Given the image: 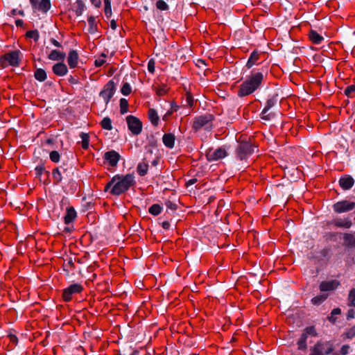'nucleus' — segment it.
<instances>
[{
  "mask_svg": "<svg viewBox=\"0 0 355 355\" xmlns=\"http://www.w3.org/2000/svg\"><path fill=\"white\" fill-rule=\"evenodd\" d=\"M135 175L127 174L125 175H116L105 185V191L110 192L114 196H119L128 190L135 184Z\"/></svg>",
  "mask_w": 355,
  "mask_h": 355,
  "instance_id": "nucleus-1",
  "label": "nucleus"
},
{
  "mask_svg": "<svg viewBox=\"0 0 355 355\" xmlns=\"http://www.w3.org/2000/svg\"><path fill=\"white\" fill-rule=\"evenodd\" d=\"M263 78V75L261 72L252 73L241 85L239 96L242 97L253 93L260 86Z\"/></svg>",
  "mask_w": 355,
  "mask_h": 355,
  "instance_id": "nucleus-2",
  "label": "nucleus"
},
{
  "mask_svg": "<svg viewBox=\"0 0 355 355\" xmlns=\"http://www.w3.org/2000/svg\"><path fill=\"white\" fill-rule=\"evenodd\" d=\"M212 116L211 115L200 116L196 119L193 123V128L196 130L204 129L210 130L212 128Z\"/></svg>",
  "mask_w": 355,
  "mask_h": 355,
  "instance_id": "nucleus-3",
  "label": "nucleus"
},
{
  "mask_svg": "<svg viewBox=\"0 0 355 355\" xmlns=\"http://www.w3.org/2000/svg\"><path fill=\"white\" fill-rule=\"evenodd\" d=\"M227 152L225 148H218L216 149H209L206 151V157L209 161H217L225 157Z\"/></svg>",
  "mask_w": 355,
  "mask_h": 355,
  "instance_id": "nucleus-4",
  "label": "nucleus"
},
{
  "mask_svg": "<svg viewBox=\"0 0 355 355\" xmlns=\"http://www.w3.org/2000/svg\"><path fill=\"white\" fill-rule=\"evenodd\" d=\"M126 122L129 130L134 135H139L142 129L141 121L134 116H128L126 118Z\"/></svg>",
  "mask_w": 355,
  "mask_h": 355,
  "instance_id": "nucleus-5",
  "label": "nucleus"
},
{
  "mask_svg": "<svg viewBox=\"0 0 355 355\" xmlns=\"http://www.w3.org/2000/svg\"><path fill=\"white\" fill-rule=\"evenodd\" d=\"M116 91V87L113 81H109L104 89L100 93V96L103 98L105 103L107 104L110 98L113 96Z\"/></svg>",
  "mask_w": 355,
  "mask_h": 355,
  "instance_id": "nucleus-6",
  "label": "nucleus"
},
{
  "mask_svg": "<svg viewBox=\"0 0 355 355\" xmlns=\"http://www.w3.org/2000/svg\"><path fill=\"white\" fill-rule=\"evenodd\" d=\"M355 207V202L347 200H343L336 202L334 205V209L336 212L343 213L352 210Z\"/></svg>",
  "mask_w": 355,
  "mask_h": 355,
  "instance_id": "nucleus-7",
  "label": "nucleus"
},
{
  "mask_svg": "<svg viewBox=\"0 0 355 355\" xmlns=\"http://www.w3.org/2000/svg\"><path fill=\"white\" fill-rule=\"evenodd\" d=\"M253 151L254 148L249 143H241L237 149V155L241 159H243Z\"/></svg>",
  "mask_w": 355,
  "mask_h": 355,
  "instance_id": "nucleus-8",
  "label": "nucleus"
},
{
  "mask_svg": "<svg viewBox=\"0 0 355 355\" xmlns=\"http://www.w3.org/2000/svg\"><path fill=\"white\" fill-rule=\"evenodd\" d=\"M19 50L12 51L4 55L5 60H7L11 66L18 67L19 65Z\"/></svg>",
  "mask_w": 355,
  "mask_h": 355,
  "instance_id": "nucleus-9",
  "label": "nucleus"
},
{
  "mask_svg": "<svg viewBox=\"0 0 355 355\" xmlns=\"http://www.w3.org/2000/svg\"><path fill=\"white\" fill-rule=\"evenodd\" d=\"M119 158V154L114 150L106 152L104 155V159L112 166H116L117 165Z\"/></svg>",
  "mask_w": 355,
  "mask_h": 355,
  "instance_id": "nucleus-10",
  "label": "nucleus"
},
{
  "mask_svg": "<svg viewBox=\"0 0 355 355\" xmlns=\"http://www.w3.org/2000/svg\"><path fill=\"white\" fill-rule=\"evenodd\" d=\"M80 63L78 53L74 50L70 51L68 55V67L71 69L79 67Z\"/></svg>",
  "mask_w": 355,
  "mask_h": 355,
  "instance_id": "nucleus-11",
  "label": "nucleus"
},
{
  "mask_svg": "<svg viewBox=\"0 0 355 355\" xmlns=\"http://www.w3.org/2000/svg\"><path fill=\"white\" fill-rule=\"evenodd\" d=\"M67 169L61 166L60 167H57L53 170L52 176L53 178V184L55 185H58L61 183L62 180V174L65 173Z\"/></svg>",
  "mask_w": 355,
  "mask_h": 355,
  "instance_id": "nucleus-12",
  "label": "nucleus"
},
{
  "mask_svg": "<svg viewBox=\"0 0 355 355\" xmlns=\"http://www.w3.org/2000/svg\"><path fill=\"white\" fill-rule=\"evenodd\" d=\"M338 282L336 280L324 281L320 284V290L322 292L331 291L335 290L338 286Z\"/></svg>",
  "mask_w": 355,
  "mask_h": 355,
  "instance_id": "nucleus-13",
  "label": "nucleus"
},
{
  "mask_svg": "<svg viewBox=\"0 0 355 355\" xmlns=\"http://www.w3.org/2000/svg\"><path fill=\"white\" fill-rule=\"evenodd\" d=\"M316 345L320 349V351L324 353V355L329 354L334 351L333 344L329 341H319L316 343Z\"/></svg>",
  "mask_w": 355,
  "mask_h": 355,
  "instance_id": "nucleus-14",
  "label": "nucleus"
},
{
  "mask_svg": "<svg viewBox=\"0 0 355 355\" xmlns=\"http://www.w3.org/2000/svg\"><path fill=\"white\" fill-rule=\"evenodd\" d=\"M53 72L60 76H64L67 73V66L62 62H58L53 66Z\"/></svg>",
  "mask_w": 355,
  "mask_h": 355,
  "instance_id": "nucleus-15",
  "label": "nucleus"
},
{
  "mask_svg": "<svg viewBox=\"0 0 355 355\" xmlns=\"http://www.w3.org/2000/svg\"><path fill=\"white\" fill-rule=\"evenodd\" d=\"M354 179L351 176L341 178L339 180L340 186L345 190L349 189L354 185Z\"/></svg>",
  "mask_w": 355,
  "mask_h": 355,
  "instance_id": "nucleus-16",
  "label": "nucleus"
},
{
  "mask_svg": "<svg viewBox=\"0 0 355 355\" xmlns=\"http://www.w3.org/2000/svg\"><path fill=\"white\" fill-rule=\"evenodd\" d=\"M66 56L65 53L58 50H53L48 55V58L51 60L63 61Z\"/></svg>",
  "mask_w": 355,
  "mask_h": 355,
  "instance_id": "nucleus-17",
  "label": "nucleus"
},
{
  "mask_svg": "<svg viewBox=\"0 0 355 355\" xmlns=\"http://www.w3.org/2000/svg\"><path fill=\"white\" fill-rule=\"evenodd\" d=\"M77 217V213L73 207H68V232H71L73 228L70 223Z\"/></svg>",
  "mask_w": 355,
  "mask_h": 355,
  "instance_id": "nucleus-18",
  "label": "nucleus"
},
{
  "mask_svg": "<svg viewBox=\"0 0 355 355\" xmlns=\"http://www.w3.org/2000/svg\"><path fill=\"white\" fill-rule=\"evenodd\" d=\"M270 109H263L261 117L264 121L272 120L275 116L280 115L279 112H269Z\"/></svg>",
  "mask_w": 355,
  "mask_h": 355,
  "instance_id": "nucleus-19",
  "label": "nucleus"
},
{
  "mask_svg": "<svg viewBox=\"0 0 355 355\" xmlns=\"http://www.w3.org/2000/svg\"><path fill=\"white\" fill-rule=\"evenodd\" d=\"M309 35L312 42L317 44H320L324 40V37L322 35H320L319 33H317V31L313 30H311L310 31Z\"/></svg>",
  "mask_w": 355,
  "mask_h": 355,
  "instance_id": "nucleus-20",
  "label": "nucleus"
},
{
  "mask_svg": "<svg viewBox=\"0 0 355 355\" xmlns=\"http://www.w3.org/2000/svg\"><path fill=\"white\" fill-rule=\"evenodd\" d=\"M163 142L164 145L170 148H172L174 146L175 137L172 134H165L163 136Z\"/></svg>",
  "mask_w": 355,
  "mask_h": 355,
  "instance_id": "nucleus-21",
  "label": "nucleus"
},
{
  "mask_svg": "<svg viewBox=\"0 0 355 355\" xmlns=\"http://www.w3.org/2000/svg\"><path fill=\"white\" fill-rule=\"evenodd\" d=\"M34 77L37 80L44 82L46 79L47 75L44 69L40 68L35 71Z\"/></svg>",
  "mask_w": 355,
  "mask_h": 355,
  "instance_id": "nucleus-22",
  "label": "nucleus"
},
{
  "mask_svg": "<svg viewBox=\"0 0 355 355\" xmlns=\"http://www.w3.org/2000/svg\"><path fill=\"white\" fill-rule=\"evenodd\" d=\"M82 289L83 287L80 284L78 283L71 284L68 286V296L69 295L80 293L82 291ZM69 300V299L68 298V300Z\"/></svg>",
  "mask_w": 355,
  "mask_h": 355,
  "instance_id": "nucleus-23",
  "label": "nucleus"
},
{
  "mask_svg": "<svg viewBox=\"0 0 355 355\" xmlns=\"http://www.w3.org/2000/svg\"><path fill=\"white\" fill-rule=\"evenodd\" d=\"M51 1L50 0H42L37 7V9L42 11L43 12H46L51 8Z\"/></svg>",
  "mask_w": 355,
  "mask_h": 355,
  "instance_id": "nucleus-24",
  "label": "nucleus"
},
{
  "mask_svg": "<svg viewBox=\"0 0 355 355\" xmlns=\"http://www.w3.org/2000/svg\"><path fill=\"white\" fill-rule=\"evenodd\" d=\"M88 24H89V29H88V31L91 33V34H94L96 33V30H97V25H96V18L93 16H90L89 18H88Z\"/></svg>",
  "mask_w": 355,
  "mask_h": 355,
  "instance_id": "nucleus-25",
  "label": "nucleus"
},
{
  "mask_svg": "<svg viewBox=\"0 0 355 355\" xmlns=\"http://www.w3.org/2000/svg\"><path fill=\"white\" fill-rule=\"evenodd\" d=\"M148 118L153 125H157L159 116L157 112L154 109H150L148 111Z\"/></svg>",
  "mask_w": 355,
  "mask_h": 355,
  "instance_id": "nucleus-26",
  "label": "nucleus"
},
{
  "mask_svg": "<svg viewBox=\"0 0 355 355\" xmlns=\"http://www.w3.org/2000/svg\"><path fill=\"white\" fill-rule=\"evenodd\" d=\"M60 209L62 211V219L63 220L64 224H67V202L65 201L64 196H62V198L60 202Z\"/></svg>",
  "mask_w": 355,
  "mask_h": 355,
  "instance_id": "nucleus-27",
  "label": "nucleus"
},
{
  "mask_svg": "<svg viewBox=\"0 0 355 355\" xmlns=\"http://www.w3.org/2000/svg\"><path fill=\"white\" fill-rule=\"evenodd\" d=\"M148 168V164L147 162H142L139 163L137 166V172L138 173L143 176L145 175L147 173Z\"/></svg>",
  "mask_w": 355,
  "mask_h": 355,
  "instance_id": "nucleus-28",
  "label": "nucleus"
},
{
  "mask_svg": "<svg viewBox=\"0 0 355 355\" xmlns=\"http://www.w3.org/2000/svg\"><path fill=\"white\" fill-rule=\"evenodd\" d=\"M82 147L84 149H87L89 147V135L85 132L80 134Z\"/></svg>",
  "mask_w": 355,
  "mask_h": 355,
  "instance_id": "nucleus-29",
  "label": "nucleus"
},
{
  "mask_svg": "<svg viewBox=\"0 0 355 355\" xmlns=\"http://www.w3.org/2000/svg\"><path fill=\"white\" fill-rule=\"evenodd\" d=\"M327 298V295L326 294H320L315 297H314L311 302L315 305H319L322 304L326 299Z\"/></svg>",
  "mask_w": 355,
  "mask_h": 355,
  "instance_id": "nucleus-30",
  "label": "nucleus"
},
{
  "mask_svg": "<svg viewBox=\"0 0 355 355\" xmlns=\"http://www.w3.org/2000/svg\"><path fill=\"white\" fill-rule=\"evenodd\" d=\"M35 171L36 177L40 178V180H41V176L44 173H46L47 175L49 174V172L45 170L44 164L37 165L35 168Z\"/></svg>",
  "mask_w": 355,
  "mask_h": 355,
  "instance_id": "nucleus-31",
  "label": "nucleus"
},
{
  "mask_svg": "<svg viewBox=\"0 0 355 355\" xmlns=\"http://www.w3.org/2000/svg\"><path fill=\"white\" fill-rule=\"evenodd\" d=\"M101 124L102 128L105 130H111L112 129V121L109 117H104Z\"/></svg>",
  "mask_w": 355,
  "mask_h": 355,
  "instance_id": "nucleus-32",
  "label": "nucleus"
},
{
  "mask_svg": "<svg viewBox=\"0 0 355 355\" xmlns=\"http://www.w3.org/2000/svg\"><path fill=\"white\" fill-rule=\"evenodd\" d=\"M340 313L341 310L339 308L334 309L331 312L330 316L329 317V321L331 322H335L338 319V316L340 315Z\"/></svg>",
  "mask_w": 355,
  "mask_h": 355,
  "instance_id": "nucleus-33",
  "label": "nucleus"
},
{
  "mask_svg": "<svg viewBox=\"0 0 355 355\" xmlns=\"http://www.w3.org/2000/svg\"><path fill=\"white\" fill-rule=\"evenodd\" d=\"M277 95L272 96L267 101L266 105L264 109H271L277 104Z\"/></svg>",
  "mask_w": 355,
  "mask_h": 355,
  "instance_id": "nucleus-34",
  "label": "nucleus"
},
{
  "mask_svg": "<svg viewBox=\"0 0 355 355\" xmlns=\"http://www.w3.org/2000/svg\"><path fill=\"white\" fill-rule=\"evenodd\" d=\"M128 102L125 98H121L120 100V112L122 114L128 112Z\"/></svg>",
  "mask_w": 355,
  "mask_h": 355,
  "instance_id": "nucleus-35",
  "label": "nucleus"
},
{
  "mask_svg": "<svg viewBox=\"0 0 355 355\" xmlns=\"http://www.w3.org/2000/svg\"><path fill=\"white\" fill-rule=\"evenodd\" d=\"M306 336L303 334L301 338L297 341L298 349L305 350L306 349Z\"/></svg>",
  "mask_w": 355,
  "mask_h": 355,
  "instance_id": "nucleus-36",
  "label": "nucleus"
},
{
  "mask_svg": "<svg viewBox=\"0 0 355 355\" xmlns=\"http://www.w3.org/2000/svg\"><path fill=\"white\" fill-rule=\"evenodd\" d=\"M161 211L162 207L158 204H154L149 208V212L154 216H157L160 214Z\"/></svg>",
  "mask_w": 355,
  "mask_h": 355,
  "instance_id": "nucleus-37",
  "label": "nucleus"
},
{
  "mask_svg": "<svg viewBox=\"0 0 355 355\" xmlns=\"http://www.w3.org/2000/svg\"><path fill=\"white\" fill-rule=\"evenodd\" d=\"M76 4V7H75L76 13L77 14V15H80L84 10L85 5H84L83 2L80 0H77Z\"/></svg>",
  "mask_w": 355,
  "mask_h": 355,
  "instance_id": "nucleus-38",
  "label": "nucleus"
},
{
  "mask_svg": "<svg viewBox=\"0 0 355 355\" xmlns=\"http://www.w3.org/2000/svg\"><path fill=\"white\" fill-rule=\"evenodd\" d=\"M26 36L32 38L34 41L37 42L39 40L40 35L37 30L29 31L26 33Z\"/></svg>",
  "mask_w": 355,
  "mask_h": 355,
  "instance_id": "nucleus-39",
  "label": "nucleus"
},
{
  "mask_svg": "<svg viewBox=\"0 0 355 355\" xmlns=\"http://www.w3.org/2000/svg\"><path fill=\"white\" fill-rule=\"evenodd\" d=\"M258 58V55L257 54V53L255 52H253L250 58L248 59V61L247 62V67L248 68H251L255 63V62L257 61Z\"/></svg>",
  "mask_w": 355,
  "mask_h": 355,
  "instance_id": "nucleus-40",
  "label": "nucleus"
},
{
  "mask_svg": "<svg viewBox=\"0 0 355 355\" xmlns=\"http://www.w3.org/2000/svg\"><path fill=\"white\" fill-rule=\"evenodd\" d=\"M50 159L55 163H58L60 161V155L58 151L53 150L49 154Z\"/></svg>",
  "mask_w": 355,
  "mask_h": 355,
  "instance_id": "nucleus-41",
  "label": "nucleus"
},
{
  "mask_svg": "<svg viewBox=\"0 0 355 355\" xmlns=\"http://www.w3.org/2000/svg\"><path fill=\"white\" fill-rule=\"evenodd\" d=\"M104 3H105V13L107 17H110L112 15L110 0H104Z\"/></svg>",
  "mask_w": 355,
  "mask_h": 355,
  "instance_id": "nucleus-42",
  "label": "nucleus"
},
{
  "mask_svg": "<svg viewBox=\"0 0 355 355\" xmlns=\"http://www.w3.org/2000/svg\"><path fill=\"white\" fill-rule=\"evenodd\" d=\"M156 7L157 9L160 10H166L168 8V4L162 0H159L158 1H157Z\"/></svg>",
  "mask_w": 355,
  "mask_h": 355,
  "instance_id": "nucleus-43",
  "label": "nucleus"
},
{
  "mask_svg": "<svg viewBox=\"0 0 355 355\" xmlns=\"http://www.w3.org/2000/svg\"><path fill=\"white\" fill-rule=\"evenodd\" d=\"M345 94L348 97H353L355 94V85H350L347 87L345 90Z\"/></svg>",
  "mask_w": 355,
  "mask_h": 355,
  "instance_id": "nucleus-44",
  "label": "nucleus"
},
{
  "mask_svg": "<svg viewBox=\"0 0 355 355\" xmlns=\"http://www.w3.org/2000/svg\"><path fill=\"white\" fill-rule=\"evenodd\" d=\"M121 91L123 95L127 96L131 92V86L129 83H125L123 85Z\"/></svg>",
  "mask_w": 355,
  "mask_h": 355,
  "instance_id": "nucleus-45",
  "label": "nucleus"
},
{
  "mask_svg": "<svg viewBox=\"0 0 355 355\" xmlns=\"http://www.w3.org/2000/svg\"><path fill=\"white\" fill-rule=\"evenodd\" d=\"M155 90H156L157 94L159 96H163L166 93L167 88L166 86H164V85L158 86V87H155Z\"/></svg>",
  "mask_w": 355,
  "mask_h": 355,
  "instance_id": "nucleus-46",
  "label": "nucleus"
},
{
  "mask_svg": "<svg viewBox=\"0 0 355 355\" xmlns=\"http://www.w3.org/2000/svg\"><path fill=\"white\" fill-rule=\"evenodd\" d=\"M309 355H324L323 352L320 351V349L317 347L316 344L311 349V353Z\"/></svg>",
  "mask_w": 355,
  "mask_h": 355,
  "instance_id": "nucleus-47",
  "label": "nucleus"
},
{
  "mask_svg": "<svg viewBox=\"0 0 355 355\" xmlns=\"http://www.w3.org/2000/svg\"><path fill=\"white\" fill-rule=\"evenodd\" d=\"M348 299H349L350 305H355L354 304V302H355V290L354 289H352L350 291V292L349 293Z\"/></svg>",
  "mask_w": 355,
  "mask_h": 355,
  "instance_id": "nucleus-48",
  "label": "nucleus"
},
{
  "mask_svg": "<svg viewBox=\"0 0 355 355\" xmlns=\"http://www.w3.org/2000/svg\"><path fill=\"white\" fill-rule=\"evenodd\" d=\"M336 225L339 227H344L346 228H349L351 226V222L350 221L343 222L341 220H336Z\"/></svg>",
  "mask_w": 355,
  "mask_h": 355,
  "instance_id": "nucleus-49",
  "label": "nucleus"
},
{
  "mask_svg": "<svg viewBox=\"0 0 355 355\" xmlns=\"http://www.w3.org/2000/svg\"><path fill=\"white\" fill-rule=\"evenodd\" d=\"M105 62V59L104 55H101L98 59L95 60V65L96 67H101Z\"/></svg>",
  "mask_w": 355,
  "mask_h": 355,
  "instance_id": "nucleus-50",
  "label": "nucleus"
},
{
  "mask_svg": "<svg viewBox=\"0 0 355 355\" xmlns=\"http://www.w3.org/2000/svg\"><path fill=\"white\" fill-rule=\"evenodd\" d=\"M148 69L150 73H153L155 71V61L153 60H150L148 61Z\"/></svg>",
  "mask_w": 355,
  "mask_h": 355,
  "instance_id": "nucleus-51",
  "label": "nucleus"
},
{
  "mask_svg": "<svg viewBox=\"0 0 355 355\" xmlns=\"http://www.w3.org/2000/svg\"><path fill=\"white\" fill-rule=\"evenodd\" d=\"M349 347L348 345H343L340 349V354L342 355H347L348 354Z\"/></svg>",
  "mask_w": 355,
  "mask_h": 355,
  "instance_id": "nucleus-52",
  "label": "nucleus"
},
{
  "mask_svg": "<svg viewBox=\"0 0 355 355\" xmlns=\"http://www.w3.org/2000/svg\"><path fill=\"white\" fill-rule=\"evenodd\" d=\"M8 338L10 342H12L13 344L16 345L17 343V338L15 336V334H8Z\"/></svg>",
  "mask_w": 355,
  "mask_h": 355,
  "instance_id": "nucleus-53",
  "label": "nucleus"
},
{
  "mask_svg": "<svg viewBox=\"0 0 355 355\" xmlns=\"http://www.w3.org/2000/svg\"><path fill=\"white\" fill-rule=\"evenodd\" d=\"M11 13H12V15H15L17 14H19V15H20L21 16L24 15V12L22 10H17V9H13V10H11Z\"/></svg>",
  "mask_w": 355,
  "mask_h": 355,
  "instance_id": "nucleus-54",
  "label": "nucleus"
},
{
  "mask_svg": "<svg viewBox=\"0 0 355 355\" xmlns=\"http://www.w3.org/2000/svg\"><path fill=\"white\" fill-rule=\"evenodd\" d=\"M166 205L167 206V208L171 210H175L176 209V205L172 203L171 202H167Z\"/></svg>",
  "mask_w": 355,
  "mask_h": 355,
  "instance_id": "nucleus-55",
  "label": "nucleus"
},
{
  "mask_svg": "<svg viewBox=\"0 0 355 355\" xmlns=\"http://www.w3.org/2000/svg\"><path fill=\"white\" fill-rule=\"evenodd\" d=\"M68 81L70 82L72 85H76L78 83V79L71 76L70 78H68Z\"/></svg>",
  "mask_w": 355,
  "mask_h": 355,
  "instance_id": "nucleus-56",
  "label": "nucleus"
},
{
  "mask_svg": "<svg viewBox=\"0 0 355 355\" xmlns=\"http://www.w3.org/2000/svg\"><path fill=\"white\" fill-rule=\"evenodd\" d=\"M51 42L55 46H57V47H61L62 45L61 44L58 42L56 40H55L54 38H51Z\"/></svg>",
  "mask_w": 355,
  "mask_h": 355,
  "instance_id": "nucleus-57",
  "label": "nucleus"
},
{
  "mask_svg": "<svg viewBox=\"0 0 355 355\" xmlns=\"http://www.w3.org/2000/svg\"><path fill=\"white\" fill-rule=\"evenodd\" d=\"M30 3L32 5L33 8H37L39 4V0H30Z\"/></svg>",
  "mask_w": 355,
  "mask_h": 355,
  "instance_id": "nucleus-58",
  "label": "nucleus"
},
{
  "mask_svg": "<svg viewBox=\"0 0 355 355\" xmlns=\"http://www.w3.org/2000/svg\"><path fill=\"white\" fill-rule=\"evenodd\" d=\"M71 184V187H70V189L74 192L75 191L77 190V188H78V185L75 182H70Z\"/></svg>",
  "mask_w": 355,
  "mask_h": 355,
  "instance_id": "nucleus-59",
  "label": "nucleus"
},
{
  "mask_svg": "<svg viewBox=\"0 0 355 355\" xmlns=\"http://www.w3.org/2000/svg\"><path fill=\"white\" fill-rule=\"evenodd\" d=\"M91 2L92 3V4L96 6V7H98L100 6L101 2V0H90Z\"/></svg>",
  "mask_w": 355,
  "mask_h": 355,
  "instance_id": "nucleus-60",
  "label": "nucleus"
},
{
  "mask_svg": "<svg viewBox=\"0 0 355 355\" xmlns=\"http://www.w3.org/2000/svg\"><path fill=\"white\" fill-rule=\"evenodd\" d=\"M354 317V311L353 309H350L347 313V318H353Z\"/></svg>",
  "mask_w": 355,
  "mask_h": 355,
  "instance_id": "nucleus-61",
  "label": "nucleus"
},
{
  "mask_svg": "<svg viewBox=\"0 0 355 355\" xmlns=\"http://www.w3.org/2000/svg\"><path fill=\"white\" fill-rule=\"evenodd\" d=\"M315 331V329L314 328L313 326H310L309 327L306 328V332L307 334H309V333H314Z\"/></svg>",
  "mask_w": 355,
  "mask_h": 355,
  "instance_id": "nucleus-62",
  "label": "nucleus"
},
{
  "mask_svg": "<svg viewBox=\"0 0 355 355\" xmlns=\"http://www.w3.org/2000/svg\"><path fill=\"white\" fill-rule=\"evenodd\" d=\"M162 227H163L164 229L167 230V229H168V228H169V227H170V224H169V223H168V221H164V222H162Z\"/></svg>",
  "mask_w": 355,
  "mask_h": 355,
  "instance_id": "nucleus-63",
  "label": "nucleus"
},
{
  "mask_svg": "<svg viewBox=\"0 0 355 355\" xmlns=\"http://www.w3.org/2000/svg\"><path fill=\"white\" fill-rule=\"evenodd\" d=\"M15 24L17 26H22L24 24V21L22 19H18L15 21Z\"/></svg>",
  "mask_w": 355,
  "mask_h": 355,
  "instance_id": "nucleus-64",
  "label": "nucleus"
}]
</instances>
